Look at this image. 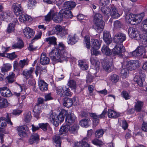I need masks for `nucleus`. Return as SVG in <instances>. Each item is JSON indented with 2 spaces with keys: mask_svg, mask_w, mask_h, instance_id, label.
Instances as JSON below:
<instances>
[{
  "mask_svg": "<svg viewBox=\"0 0 147 147\" xmlns=\"http://www.w3.org/2000/svg\"><path fill=\"white\" fill-rule=\"evenodd\" d=\"M3 88H6L2 90V91L1 92V95L5 97H10L11 95V93L10 91L7 87Z\"/></svg>",
  "mask_w": 147,
  "mask_h": 147,
  "instance_id": "39",
  "label": "nucleus"
},
{
  "mask_svg": "<svg viewBox=\"0 0 147 147\" xmlns=\"http://www.w3.org/2000/svg\"><path fill=\"white\" fill-rule=\"evenodd\" d=\"M122 24L119 20L115 21L114 22V29H119L122 28Z\"/></svg>",
  "mask_w": 147,
  "mask_h": 147,
  "instance_id": "49",
  "label": "nucleus"
},
{
  "mask_svg": "<svg viewBox=\"0 0 147 147\" xmlns=\"http://www.w3.org/2000/svg\"><path fill=\"white\" fill-rule=\"evenodd\" d=\"M56 32V34L58 35H60L63 31V28L59 25L56 26L54 28Z\"/></svg>",
  "mask_w": 147,
  "mask_h": 147,
  "instance_id": "58",
  "label": "nucleus"
},
{
  "mask_svg": "<svg viewBox=\"0 0 147 147\" xmlns=\"http://www.w3.org/2000/svg\"><path fill=\"white\" fill-rule=\"evenodd\" d=\"M7 123L10 125H12V123L11 121L8 114H7L5 117H0V132H2V129L6 126Z\"/></svg>",
  "mask_w": 147,
  "mask_h": 147,
  "instance_id": "6",
  "label": "nucleus"
},
{
  "mask_svg": "<svg viewBox=\"0 0 147 147\" xmlns=\"http://www.w3.org/2000/svg\"><path fill=\"white\" fill-rule=\"evenodd\" d=\"M68 113L66 111L65 109H62L59 115L60 122H63L64 119V117L67 115Z\"/></svg>",
  "mask_w": 147,
  "mask_h": 147,
  "instance_id": "46",
  "label": "nucleus"
},
{
  "mask_svg": "<svg viewBox=\"0 0 147 147\" xmlns=\"http://www.w3.org/2000/svg\"><path fill=\"white\" fill-rule=\"evenodd\" d=\"M101 62L103 69L107 72H109L113 70V66L111 59H105L101 60Z\"/></svg>",
  "mask_w": 147,
  "mask_h": 147,
  "instance_id": "3",
  "label": "nucleus"
},
{
  "mask_svg": "<svg viewBox=\"0 0 147 147\" xmlns=\"http://www.w3.org/2000/svg\"><path fill=\"white\" fill-rule=\"evenodd\" d=\"M141 37H140L141 39L140 40L142 41L143 44H147V34H141Z\"/></svg>",
  "mask_w": 147,
  "mask_h": 147,
  "instance_id": "63",
  "label": "nucleus"
},
{
  "mask_svg": "<svg viewBox=\"0 0 147 147\" xmlns=\"http://www.w3.org/2000/svg\"><path fill=\"white\" fill-rule=\"evenodd\" d=\"M40 63L42 65L48 64L50 62L49 59L46 57V54L43 53L41 55L40 58Z\"/></svg>",
  "mask_w": 147,
  "mask_h": 147,
  "instance_id": "27",
  "label": "nucleus"
},
{
  "mask_svg": "<svg viewBox=\"0 0 147 147\" xmlns=\"http://www.w3.org/2000/svg\"><path fill=\"white\" fill-rule=\"evenodd\" d=\"M79 65L81 69L83 70H87L88 68V66L82 60L79 61Z\"/></svg>",
  "mask_w": 147,
  "mask_h": 147,
  "instance_id": "55",
  "label": "nucleus"
},
{
  "mask_svg": "<svg viewBox=\"0 0 147 147\" xmlns=\"http://www.w3.org/2000/svg\"><path fill=\"white\" fill-rule=\"evenodd\" d=\"M129 71L126 67L124 68L121 70V76L123 78H126L129 75Z\"/></svg>",
  "mask_w": 147,
  "mask_h": 147,
  "instance_id": "44",
  "label": "nucleus"
},
{
  "mask_svg": "<svg viewBox=\"0 0 147 147\" xmlns=\"http://www.w3.org/2000/svg\"><path fill=\"white\" fill-rule=\"evenodd\" d=\"M17 130L18 135L21 138L28 137L30 133L28 127L26 125L19 126Z\"/></svg>",
  "mask_w": 147,
  "mask_h": 147,
  "instance_id": "2",
  "label": "nucleus"
},
{
  "mask_svg": "<svg viewBox=\"0 0 147 147\" xmlns=\"http://www.w3.org/2000/svg\"><path fill=\"white\" fill-rule=\"evenodd\" d=\"M145 53V49L143 46H140L132 53V55L135 57H139Z\"/></svg>",
  "mask_w": 147,
  "mask_h": 147,
  "instance_id": "19",
  "label": "nucleus"
},
{
  "mask_svg": "<svg viewBox=\"0 0 147 147\" xmlns=\"http://www.w3.org/2000/svg\"><path fill=\"white\" fill-rule=\"evenodd\" d=\"M24 115V121L26 123L30 122L32 118L31 112L29 111L26 112Z\"/></svg>",
  "mask_w": 147,
  "mask_h": 147,
  "instance_id": "43",
  "label": "nucleus"
},
{
  "mask_svg": "<svg viewBox=\"0 0 147 147\" xmlns=\"http://www.w3.org/2000/svg\"><path fill=\"white\" fill-rule=\"evenodd\" d=\"M92 142L93 144L101 147L103 145V143L102 141L97 138H95L92 140Z\"/></svg>",
  "mask_w": 147,
  "mask_h": 147,
  "instance_id": "53",
  "label": "nucleus"
},
{
  "mask_svg": "<svg viewBox=\"0 0 147 147\" xmlns=\"http://www.w3.org/2000/svg\"><path fill=\"white\" fill-rule=\"evenodd\" d=\"M144 16V13L143 12L137 15L128 14L126 15L125 19L128 23L131 25H136L141 22Z\"/></svg>",
  "mask_w": 147,
  "mask_h": 147,
  "instance_id": "1",
  "label": "nucleus"
},
{
  "mask_svg": "<svg viewBox=\"0 0 147 147\" xmlns=\"http://www.w3.org/2000/svg\"><path fill=\"white\" fill-rule=\"evenodd\" d=\"M49 56L51 59L55 61L62 62L60 53L57 49L53 50L50 53Z\"/></svg>",
  "mask_w": 147,
  "mask_h": 147,
  "instance_id": "8",
  "label": "nucleus"
},
{
  "mask_svg": "<svg viewBox=\"0 0 147 147\" xmlns=\"http://www.w3.org/2000/svg\"><path fill=\"white\" fill-rule=\"evenodd\" d=\"M103 39L105 42L109 45L112 41V39L110 33L107 31H104L103 33Z\"/></svg>",
  "mask_w": 147,
  "mask_h": 147,
  "instance_id": "24",
  "label": "nucleus"
},
{
  "mask_svg": "<svg viewBox=\"0 0 147 147\" xmlns=\"http://www.w3.org/2000/svg\"><path fill=\"white\" fill-rule=\"evenodd\" d=\"M78 128V125L77 124H74L72 127L69 128V131L71 133L76 134L77 133V130Z\"/></svg>",
  "mask_w": 147,
  "mask_h": 147,
  "instance_id": "51",
  "label": "nucleus"
},
{
  "mask_svg": "<svg viewBox=\"0 0 147 147\" xmlns=\"http://www.w3.org/2000/svg\"><path fill=\"white\" fill-rule=\"evenodd\" d=\"M93 22L94 25L92 26L93 29L98 33L100 32L103 31L105 25L104 21H101Z\"/></svg>",
  "mask_w": 147,
  "mask_h": 147,
  "instance_id": "13",
  "label": "nucleus"
},
{
  "mask_svg": "<svg viewBox=\"0 0 147 147\" xmlns=\"http://www.w3.org/2000/svg\"><path fill=\"white\" fill-rule=\"evenodd\" d=\"M78 36L76 34L69 35L67 38V42L69 45L74 44L78 40Z\"/></svg>",
  "mask_w": 147,
  "mask_h": 147,
  "instance_id": "22",
  "label": "nucleus"
},
{
  "mask_svg": "<svg viewBox=\"0 0 147 147\" xmlns=\"http://www.w3.org/2000/svg\"><path fill=\"white\" fill-rule=\"evenodd\" d=\"M50 121L53 125L56 127L57 126L59 125L60 121L59 116L55 113H53L51 114L49 117Z\"/></svg>",
  "mask_w": 147,
  "mask_h": 147,
  "instance_id": "12",
  "label": "nucleus"
},
{
  "mask_svg": "<svg viewBox=\"0 0 147 147\" xmlns=\"http://www.w3.org/2000/svg\"><path fill=\"white\" fill-rule=\"evenodd\" d=\"M38 126L39 128H41L44 131H46L47 130V128L49 126V124L47 123H39Z\"/></svg>",
  "mask_w": 147,
  "mask_h": 147,
  "instance_id": "50",
  "label": "nucleus"
},
{
  "mask_svg": "<svg viewBox=\"0 0 147 147\" xmlns=\"http://www.w3.org/2000/svg\"><path fill=\"white\" fill-rule=\"evenodd\" d=\"M23 33L25 36L28 39L31 38L34 35V32L33 30L28 27L24 29Z\"/></svg>",
  "mask_w": 147,
  "mask_h": 147,
  "instance_id": "17",
  "label": "nucleus"
},
{
  "mask_svg": "<svg viewBox=\"0 0 147 147\" xmlns=\"http://www.w3.org/2000/svg\"><path fill=\"white\" fill-rule=\"evenodd\" d=\"M60 12L62 13L63 18H64L67 19L71 18L73 17V15L71 11L69 10L66 9L65 10L61 11Z\"/></svg>",
  "mask_w": 147,
  "mask_h": 147,
  "instance_id": "33",
  "label": "nucleus"
},
{
  "mask_svg": "<svg viewBox=\"0 0 147 147\" xmlns=\"http://www.w3.org/2000/svg\"><path fill=\"white\" fill-rule=\"evenodd\" d=\"M23 42L22 40H20L17 44L13 45V47L14 49L20 48L23 47Z\"/></svg>",
  "mask_w": 147,
  "mask_h": 147,
  "instance_id": "62",
  "label": "nucleus"
},
{
  "mask_svg": "<svg viewBox=\"0 0 147 147\" xmlns=\"http://www.w3.org/2000/svg\"><path fill=\"white\" fill-rule=\"evenodd\" d=\"M126 36L123 33L119 32L115 34L113 38L114 41L116 43H121L126 39Z\"/></svg>",
  "mask_w": 147,
  "mask_h": 147,
  "instance_id": "10",
  "label": "nucleus"
},
{
  "mask_svg": "<svg viewBox=\"0 0 147 147\" xmlns=\"http://www.w3.org/2000/svg\"><path fill=\"white\" fill-rule=\"evenodd\" d=\"M90 121L89 119H85L81 121L80 124L82 127H87L90 125Z\"/></svg>",
  "mask_w": 147,
  "mask_h": 147,
  "instance_id": "42",
  "label": "nucleus"
},
{
  "mask_svg": "<svg viewBox=\"0 0 147 147\" xmlns=\"http://www.w3.org/2000/svg\"><path fill=\"white\" fill-rule=\"evenodd\" d=\"M69 127L67 125L62 126L60 128L59 131V135H63L64 136L69 130Z\"/></svg>",
  "mask_w": 147,
  "mask_h": 147,
  "instance_id": "32",
  "label": "nucleus"
},
{
  "mask_svg": "<svg viewBox=\"0 0 147 147\" xmlns=\"http://www.w3.org/2000/svg\"><path fill=\"white\" fill-rule=\"evenodd\" d=\"M13 67L14 71L17 72L20 71V68L19 65V63H18L17 61H14Z\"/></svg>",
  "mask_w": 147,
  "mask_h": 147,
  "instance_id": "60",
  "label": "nucleus"
},
{
  "mask_svg": "<svg viewBox=\"0 0 147 147\" xmlns=\"http://www.w3.org/2000/svg\"><path fill=\"white\" fill-rule=\"evenodd\" d=\"M75 117L74 115L72 113H69L66 116L65 122L66 125L69 126L73 124L74 122Z\"/></svg>",
  "mask_w": 147,
  "mask_h": 147,
  "instance_id": "18",
  "label": "nucleus"
},
{
  "mask_svg": "<svg viewBox=\"0 0 147 147\" xmlns=\"http://www.w3.org/2000/svg\"><path fill=\"white\" fill-rule=\"evenodd\" d=\"M139 66L138 61L137 60H131L128 61L127 62L126 67L129 68L131 70H134Z\"/></svg>",
  "mask_w": 147,
  "mask_h": 147,
  "instance_id": "16",
  "label": "nucleus"
},
{
  "mask_svg": "<svg viewBox=\"0 0 147 147\" xmlns=\"http://www.w3.org/2000/svg\"><path fill=\"white\" fill-rule=\"evenodd\" d=\"M128 34L131 38H134L137 40H140L141 39V34L137 29L134 28L130 27L128 29Z\"/></svg>",
  "mask_w": 147,
  "mask_h": 147,
  "instance_id": "5",
  "label": "nucleus"
},
{
  "mask_svg": "<svg viewBox=\"0 0 147 147\" xmlns=\"http://www.w3.org/2000/svg\"><path fill=\"white\" fill-rule=\"evenodd\" d=\"M52 19L55 22H59L62 20L63 18L62 13H55L52 15Z\"/></svg>",
  "mask_w": 147,
  "mask_h": 147,
  "instance_id": "25",
  "label": "nucleus"
},
{
  "mask_svg": "<svg viewBox=\"0 0 147 147\" xmlns=\"http://www.w3.org/2000/svg\"><path fill=\"white\" fill-rule=\"evenodd\" d=\"M99 11L100 13H102L107 19L109 18V13L111 11V9L109 7L105 6L100 7Z\"/></svg>",
  "mask_w": 147,
  "mask_h": 147,
  "instance_id": "14",
  "label": "nucleus"
},
{
  "mask_svg": "<svg viewBox=\"0 0 147 147\" xmlns=\"http://www.w3.org/2000/svg\"><path fill=\"white\" fill-rule=\"evenodd\" d=\"M108 115L109 118H115L119 117L120 114L114 110L109 109L108 111Z\"/></svg>",
  "mask_w": 147,
  "mask_h": 147,
  "instance_id": "31",
  "label": "nucleus"
},
{
  "mask_svg": "<svg viewBox=\"0 0 147 147\" xmlns=\"http://www.w3.org/2000/svg\"><path fill=\"white\" fill-rule=\"evenodd\" d=\"M6 78L9 83H12L15 81V74L13 72H11Z\"/></svg>",
  "mask_w": 147,
  "mask_h": 147,
  "instance_id": "36",
  "label": "nucleus"
},
{
  "mask_svg": "<svg viewBox=\"0 0 147 147\" xmlns=\"http://www.w3.org/2000/svg\"><path fill=\"white\" fill-rule=\"evenodd\" d=\"M38 86L40 90L42 91H45L48 90V84L43 80L39 81Z\"/></svg>",
  "mask_w": 147,
  "mask_h": 147,
  "instance_id": "29",
  "label": "nucleus"
},
{
  "mask_svg": "<svg viewBox=\"0 0 147 147\" xmlns=\"http://www.w3.org/2000/svg\"><path fill=\"white\" fill-rule=\"evenodd\" d=\"M90 61L91 64L95 65L96 68L99 67L100 63L96 57L92 56L90 57Z\"/></svg>",
  "mask_w": 147,
  "mask_h": 147,
  "instance_id": "35",
  "label": "nucleus"
},
{
  "mask_svg": "<svg viewBox=\"0 0 147 147\" xmlns=\"http://www.w3.org/2000/svg\"><path fill=\"white\" fill-rule=\"evenodd\" d=\"M101 51L104 54L107 55H110L111 54V50L107 46L104 45L101 49Z\"/></svg>",
  "mask_w": 147,
  "mask_h": 147,
  "instance_id": "45",
  "label": "nucleus"
},
{
  "mask_svg": "<svg viewBox=\"0 0 147 147\" xmlns=\"http://www.w3.org/2000/svg\"><path fill=\"white\" fill-rule=\"evenodd\" d=\"M125 48L122 44L116 45L112 49L113 53L115 55L121 56L122 53L125 51Z\"/></svg>",
  "mask_w": 147,
  "mask_h": 147,
  "instance_id": "9",
  "label": "nucleus"
},
{
  "mask_svg": "<svg viewBox=\"0 0 147 147\" xmlns=\"http://www.w3.org/2000/svg\"><path fill=\"white\" fill-rule=\"evenodd\" d=\"M76 5L75 2L72 1H70L65 2L63 7L65 9L70 10L74 8Z\"/></svg>",
  "mask_w": 147,
  "mask_h": 147,
  "instance_id": "21",
  "label": "nucleus"
},
{
  "mask_svg": "<svg viewBox=\"0 0 147 147\" xmlns=\"http://www.w3.org/2000/svg\"><path fill=\"white\" fill-rule=\"evenodd\" d=\"M143 106V102H136L134 109L136 112H140Z\"/></svg>",
  "mask_w": 147,
  "mask_h": 147,
  "instance_id": "40",
  "label": "nucleus"
},
{
  "mask_svg": "<svg viewBox=\"0 0 147 147\" xmlns=\"http://www.w3.org/2000/svg\"><path fill=\"white\" fill-rule=\"evenodd\" d=\"M28 64V61L27 59H24L20 60L19 62V65L20 69H22L25 65Z\"/></svg>",
  "mask_w": 147,
  "mask_h": 147,
  "instance_id": "56",
  "label": "nucleus"
},
{
  "mask_svg": "<svg viewBox=\"0 0 147 147\" xmlns=\"http://www.w3.org/2000/svg\"><path fill=\"white\" fill-rule=\"evenodd\" d=\"M90 115L94 119L93 122H95L96 123V124H97L99 122L98 116L95 113H91Z\"/></svg>",
  "mask_w": 147,
  "mask_h": 147,
  "instance_id": "59",
  "label": "nucleus"
},
{
  "mask_svg": "<svg viewBox=\"0 0 147 147\" xmlns=\"http://www.w3.org/2000/svg\"><path fill=\"white\" fill-rule=\"evenodd\" d=\"M56 38L54 36H51L46 38L45 41L48 42L49 45H56Z\"/></svg>",
  "mask_w": 147,
  "mask_h": 147,
  "instance_id": "37",
  "label": "nucleus"
},
{
  "mask_svg": "<svg viewBox=\"0 0 147 147\" xmlns=\"http://www.w3.org/2000/svg\"><path fill=\"white\" fill-rule=\"evenodd\" d=\"M15 30V25L12 23H10L8 24L7 29V32L8 33H10L13 32Z\"/></svg>",
  "mask_w": 147,
  "mask_h": 147,
  "instance_id": "52",
  "label": "nucleus"
},
{
  "mask_svg": "<svg viewBox=\"0 0 147 147\" xmlns=\"http://www.w3.org/2000/svg\"><path fill=\"white\" fill-rule=\"evenodd\" d=\"M145 74L142 73V71L139 72V75H136L134 78V81L136 82L140 86H142L143 82L144 81Z\"/></svg>",
  "mask_w": 147,
  "mask_h": 147,
  "instance_id": "11",
  "label": "nucleus"
},
{
  "mask_svg": "<svg viewBox=\"0 0 147 147\" xmlns=\"http://www.w3.org/2000/svg\"><path fill=\"white\" fill-rule=\"evenodd\" d=\"M104 131L102 129H98L96 131L95 133V136L96 138H99L103 136Z\"/></svg>",
  "mask_w": 147,
  "mask_h": 147,
  "instance_id": "57",
  "label": "nucleus"
},
{
  "mask_svg": "<svg viewBox=\"0 0 147 147\" xmlns=\"http://www.w3.org/2000/svg\"><path fill=\"white\" fill-rule=\"evenodd\" d=\"M110 9L111 11L109 15H110L112 18L117 19L120 16V15L118 13L117 9L114 5H111Z\"/></svg>",
  "mask_w": 147,
  "mask_h": 147,
  "instance_id": "20",
  "label": "nucleus"
},
{
  "mask_svg": "<svg viewBox=\"0 0 147 147\" xmlns=\"http://www.w3.org/2000/svg\"><path fill=\"white\" fill-rule=\"evenodd\" d=\"M57 93L61 96H69L71 95V92L69 88L63 86L62 88L59 87L56 89Z\"/></svg>",
  "mask_w": 147,
  "mask_h": 147,
  "instance_id": "7",
  "label": "nucleus"
},
{
  "mask_svg": "<svg viewBox=\"0 0 147 147\" xmlns=\"http://www.w3.org/2000/svg\"><path fill=\"white\" fill-rule=\"evenodd\" d=\"M13 6L14 13L16 16H19L20 14L22 13L23 9L21 6V4L15 3L13 4Z\"/></svg>",
  "mask_w": 147,
  "mask_h": 147,
  "instance_id": "15",
  "label": "nucleus"
},
{
  "mask_svg": "<svg viewBox=\"0 0 147 147\" xmlns=\"http://www.w3.org/2000/svg\"><path fill=\"white\" fill-rule=\"evenodd\" d=\"M60 53L62 61L65 60L67 58H69L70 56L69 53H68L66 49L63 50Z\"/></svg>",
  "mask_w": 147,
  "mask_h": 147,
  "instance_id": "41",
  "label": "nucleus"
},
{
  "mask_svg": "<svg viewBox=\"0 0 147 147\" xmlns=\"http://www.w3.org/2000/svg\"><path fill=\"white\" fill-rule=\"evenodd\" d=\"M39 136L37 133L33 134L29 139V142L30 144L34 143H38L39 141Z\"/></svg>",
  "mask_w": 147,
  "mask_h": 147,
  "instance_id": "26",
  "label": "nucleus"
},
{
  "mask_svg": "<svg viewBox=\"0 0 147 147\" xmlns=\"http://www.w3.org/2000/svg\"><path fill=\"white\" fill-rule=\"evenodd\" d=\"M67 85L70 88H74L76 86V82L75 81L73 80H71L68 82Z\"/></svg>",
  "mask_w": 147,
  "mask_h": 147,
  "instance_id": "64",
  "label": "nucleus"
},
{
  "mask_svg": "<svg viewBox=\"0 0 147 147\" xmlns=\"http://www.w3.org/2000/svg\"><path fill=\"white\" fill-rule=\"evenodd\" d=\"M61 135H56L53 137V142L56 147H61V141L62 138Z\"/></svg>",
  "mask_w": 147,
  "mask_h": 147,
  "instance_id": "23",
  "label": "nucleus"
},
{
  "mask_svg": "<svg viewBox=\"0 0 147 147\" xmlns=\"http://www.w3.org/2000/svg\"><path fill=\"white\" fill-rule=\"evenodd\" d=\"M92 47L94 49H98L100 45V42L97 39H93L92 41Z\"/></svg>",
  "mask_w": 147,
  "mask_h": 147,
  "instance_id": "38",
  "label": "nucleus"
},
{
  "mask_svg": "<svg viewBox=\"0 0 147 147\" xmlns=\"http://www.w3.org/2000/svg\"><path fill=\"white\" fill-rule=\"evenodd\" d=\"M84 44L86 47L88 49L90 47V38L88 36H86L84 38Z\"/></svg>",
  "mask_w": 147,
  "mask_h": 147,
  "instance_id": "54",
  "label": "nucleus"
},
{
  "mask_svg": "<svg viewBox=\"0 0 147 147\" xmlns=\"http://www.w3.org/2000/svg\"><path fill=\"white\" fill-rule=\"evenodd\" d=\"M11 68V65L10 64L6 63L4 64L1 68L2 72H7Z\"/></svg>",
  "mask_w": 147,
  "mask_h": 147,
  "instance_id": "47",
  "label": "nucleus"
},
{
  "mask_svg": "<svg viewBox=\"0 0 147 147\" xmlns=\"http://www.w3.org/2000/svg\"><path fill=\"white\" fill-rule=\"evenodd\" d=\"M111 79L113 82L116 83L119 80V76L116 74H113L111 76Z\"/></svg>",
  "mask_w": 147,
  "mask_h": 147,
  "instance_id": "61",
  "label": "nucleus"
},
{
  "mask_svg": "<svg viewBox=\"0 0 147 147\" xmlns=\"http://www.w3.org/2000/svg\"><path fill=\"white\" fill-rule=\"evenodd\" d=\"M93 133V131L92 129L88 130V131L87 136L84 138L81 141L77 143L78 147H90L88 142L89 138L91 137Z\"/></svg>",
  "mask_w": 147,
  "mask_h": 147,
  "instance_id": "4",
  "label": "nucleus"
},
{
  "mask_svg": "<svg viewBox=\"0 0 147 147\" xmlns=\"http://www.w3.org/2000/svg\"><path fill=\"white\" fill-rule=\"evenodd\" d=\"M104 21L103 17L101 14L99 13H96L94 16L93 22Z\"/></svg>",
  "mask_w": 147,
  "mask_h": 147,
  "instance_id": "48",
  "label": "nucleus"
},
{
  "mask_svg": "<svg viewBox=\"0 0 147 147\" xmlns=\"http://www.w3.org/2000/svg\"><path fill=\"white\" fill-rule=\"evenodd\" d=\"M41 108L37 103L33 109L34 116L37 119L39 118V115L41 112Z\"/></svg>",
  "mask_w": 147,
  "mask_h": 147,
  "instance_id": "28",
  "label": "nucleus"
},
{
  "mask_svg": "<svg viewBox=\"0 0 147 147\" xmlns=\"http://www.w3.org/2000/svg\"><path fill=\"white\" fill-rule=\"evenodd\" d=\"M20 21L23 23L25 22L27 20H30L31 17L25 14H21L19 16Z\"/></svg>",
  "mask_w": 147,
  "mask_h": 147,
  "instance_id": "34",
  "label": "nucleus"
},
{
  "mask_svg": "<svg viewBox=\"0 0 147 147\" xmlns=\"http://www.w3.org/2000/svg\"><path fill=\"white\" fill-rule=\"evenodd\" d=\"M34 70V68L30 67L29 70L25 69L23 71V75L25 78L32 77V74Z\"/></svg>",
  "mask_w": 147,
  "mask_h": 147,
  "instance_id": "30",
  "label": "nucleus"
}]
</instances>
